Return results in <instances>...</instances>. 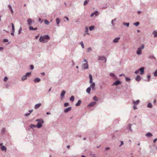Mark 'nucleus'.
<instances>
[{
    "label": "nucleus",
    "mask_w": 157,
    "mask_h": 157,
    "mask_svg": "<svg viewBox=\"0 0 157 157\" xmlns=\"http://www.w3.org/2000/svg\"><path fill=\"white\" fill-rule=\"evenodd\" d=\"M93 99L95 101H97L98 100V98L96 96H94V97Z\"/></svg>",
    "instance_id": "obj_44"
},
{
    "label": "nucleus",
    "mask_w": 157,
    "mask_h": 157,
    "mask_svg": "<svg viewBox=\"0 0 157 157\" xmlns=\"http://www.w3.org/2000/svg\"><path fill=\"white\" fill-rule=\"evenodd\" d=\"M121 82L119 80H117L115 81L113 83L112 85V86L114 85L117 86L118 85L121 84Z\"/></svg>",
    "instance_id": "obj_6"
},
{
    "label": "nucleus",
    "mask_w": 157,
    "mask_h": 157,
    "mask_svg": "<svg viewBox=\"0 0 157 157\" xmlns=\"http://www.w3.org/2000/svg\"><path fill=\"white\" fill-rule=\"evenodd\" d=\"M92 50V48L90 47H89L87 49V52H89Z\"/></svg>",
    "instance_id": "obj_49"
},
{
    "label": "nucleus",
    "mask_w": 157,
    "mask_h": 157,
    "mask_svg": "<svg viewBox=\"0 0 157 157\" xmlns=\"http://www.w3.org/2000/svg\"><path fill=\"white\" fill-rule=\"evenodd\" d=\"M115 21H116V19H113V20H112V21H111V24L112 25H113V22Z\"/></svg>",
    "instance_id": "obj_56"
},
{
    "label": "nucleus",
    "mask_w": 157,
    "mask_h": 157,
    "mask_svg": "<svg viewBox=\"0 0 157 157\" xmlns=\"http://www.w3.org/2000/svg\"><path fill=\"white\" fill-rule=\"evenodd\" d=\"M132 124H129L128 125L127 128L128 129L130 130L131 132H133V130L131 128Z\"/></svg>",
    "instance_id": "obj_15"
},
{
    "label": "nucleus",
    "mask_w": 157,
    "mask_h": 157,
    "mask_svg": "<svg viewBox=\"0 0 157 157\" xmlns=\"http://www.w3.org/2000/svg\"><path fill=\"white\" fill-rule=\"evenodd\" d=\"M94 15H95V16H97L98 15V11H95L94 12L92 13L91 15L90 16L91 17H93Z\"/></svg>",
    "instance_id": "obj_12"
},
{
    "label": "nucleus",
    "mask_w": 157,
    "mask_h": 157,
    "mask_svg": "<svg viewBox=\"0 0 157 157\" xmlns=\"http://www.w3.org/2000/svg\"><path fill=\"white\" fill-rule=\"evenodd\" d=\"M33 81L35 82H38L40 81V79L39 78H36Z\"/></svg>",
    "instance_id": "obj_16"
},
{
    "label": "nucleus",
    "mask_w": 157,
    "mask_h": 157,
    "mask_svg": "<svg viewBox=\"0 0 157 157\" xmlns=\"http://www.w3.org/2000/svg\"><path fill=\"white\" fill-rule=\"evenodd\" d=\"M44 22L45 24L46 25H48L49 24V22L47 19H45L44 20Z\"/></svg>",
    "instance_id": "obj_33"
},
{
    "label": "nucleus",
    "mask_w": 157,
    "mask_h": 157,
    "mask_svg": "<svg viewBox=\"0 0 157 157\" xmlns=\"http://www.w3.org/2000/svg\"><path fill=\"white\" fill-rule=\"evenodd\" d=\"M1 150L2 151H4L6 152L7 151L6 147L4 146H2L1 147Z\"/></svg>",
    "instance_id": "obj_17"
},
{
    "label": "nucleus",
    "mask_w": 157,
    "mask_h": 157,
    "mask_svg": "<svg viewBox=\"0 0 157 157\" xmlns=\"http://www.w3.org/2000/svg\"><path fill=\"white\" fill-rule=\"evenodd\" d=\"M139 71H140V74L141 75L144 74V67H141L139 69Z\"/></svg>",
    "instance_id": "obj_8"
},
{
    "label": "nucleus",
    "mask_w": 157,
    "mask_h": 157,
    "mask_svg": "<svg viewBox=\"0 0 157 157\" xmlns=\"http://www.w3.org/2000/svg\"><path fill=\"white\" fill-rule=\"evenodd\" d=\"M135 79L137 81H140L141 79L140 76L139 75H137L136 77V78Z\"/></svg>",
    "instance_id": "obj_26"
},
{
    "label": "nucleus",
    "mask_w": 157,
    "mask_h": 157,
    "mask_svg": "<svg viewBox=\"0 0 157 157\" xmlns=\"http://www.w3.org/2000/svg\"><path fill=\"white\" fill-rule=\"evenodd\" d=\"M147 107L149 108H152V105L151 103L150 102H148L147 105Z\"/></svg>",
    "instance_id": "obj_29"
},
{
    "label": "nucleus",
    "mask_w": 157,
    "mask_h": 157,
    "mask_svg": "<svg viewBox=\"0 0 157 157\" xmlns=\"http://www.w3.org/2000/svg\"><path fill=\"white\" fill-rule=\"evenodd\" d=\"M133 108L134 110H135L137 109V107L136 105H134L133 106Z\"/></svg>",
    "instance_id": "obj_58"
},
{
    "label": "nucleus",
    "mask_w": 157,
    "mask_h": 157,
    "mask_svg": "<svg viewBox=\"0 0 157 157\" xmlns=\"http://www.w3.org/2000/svg\"><path fill=\"white\" fill-rule=\"evenodd\" d=\"M8 79V78L6 76L5 77L4 79V81L5 82H6Z\"/></svg>",
    "instance_id": "obj_46"
},
{
    "label": "nucleus",
    "mask_w": 157,
    "mask_h": 157,
    "mask_svg": "<svg viewBox=\"0 0 157 157\" xmlns=\"http://www.w3.org/2000/svg\"><path fill=\"white\" fill-rule=\"evenodd\" d=\"M145 136L147 137H149L152 136V135L151 133L150 132H148L146 134Z\"/></svg>",
    "instance_id": "obj_25"
},
{
    "label": "nucleus",
    "mask_w": 157,
    "mask_h": 157,
    "mask_svg": "<svg viewBox=\"0 0 157 157\" xmlns=\"http://www.w3.org/2000/svg\"><path fill=\"white\" fill-rule=\"evenodd\" d=\"M83 61L85 62V63H83L82 65V68L83 70L87 69H88V64L87 61L86 59H84Z\"/></svg>",
    "instance_id": "obj_2"
},
{
    "label": "nucleus",
    "mask_w": 157,
    "mask_h": 157,
    "mask_svg": "<svg viewBox=\"0 0 157 157\" xmlns=\"http://www.w3.org/2000/svg\"><path fill=\"white\" fill-rule=\"evenodd\" d=\"M139 72V69L137 70H136L134 72V73L136 74H138Z\"/></svg>",
    "instance_id": "obj_52"
},
{
    "label": "nucleus",
    "mask_w": 157,
    "mask_h": 157,
    "mask_svg": "<svg viewBox=\"0 0 157 157\" xmlns=\"http://www.w3.org/2000/svg\"><path fill=\"white\" fill-rule=\"evenodd\" d=\"M105 58V57L103 56H98V60H103Z\"/></svg>",
    "instance_id": "obj_21"
},
{
    "label": "nucleus",
    "mask_w": 157,
    "mask_h": 157,
    "mask_svg": "<svg viewBox=\"0 0 157 157\" xmlns=\"http://www.w3.org/2000/svg\"><path fill=\"white\" fill-rule=\"evenodd\" d=\"M21 31H22V28H21V27L19 29L18 32V33L19 34H20V33L21 32Z\"/></svg>",
    "instance_id": "obj_42"
},
{
    "label": "nucleus",
    "mask_w": 157,
    "mask_h": 157,
    "mask_svg": "<svg viewBox=\"0 0 157 157\" xmlns=\"http://www.w3.org/2000/svg\"><path fill=\"white\" fill-rule=\"evenodd\" d=\"M6 131V129L4 128H3L2 130V132L4 133Z\"/></svg>",
    "instance_id": "obj_53"
},
{
    "label": "nucleus",
    "mask_w": 157,
    "mask_h": 157,
    "mask_svg": "<svg viewBox=\"0 0 157 157\" xmlns=\"http://www.w3.org/2000/svg\"><path fill=\"white\" fill-rule=\"evenodd\" d=\"M66 93V91L64 90H63L60 94V98H62Z\"/></svg>",
    "instance_id": "obj_13"
},
{
    "label": "nucleus",
    "mask_w": 157,
    "mask_h": 157,
    "mask_svg": "<svg viewBox=\"0 0 157 157\" xmlns=\"http://www.w3.org/2000/svg\"><path fill=\"white\" fill-rule=\"evenodd\" d=\"M123 25L124 26H126L127 27H128L129 26V23L123 22Z\"/></svg>",
    "instance_id": "obj_36"
},
{
    "label": "nucleus",
    "mask_w": 157,
    "mask_h": 157,
    "mask_svg": "<svg viewBox=\"0 0 157 157\" xmlns=\"http://www.w3.org/2000/svg\"><path fill=\"white\" fill-rule=\"evenodd\" d=\"M120 39V37H119L115 38L113 40V42L114 43H118V42L119 40Z\"/></svg>",
    "instance_id": "obj_19"
},
{
    "label": "nucleus",
    "mask_w": 157,
    "mask_h": 157,
    "mask_svg": "<svg viewBox=\"0 0 157 157\" xmlns=\"http://www.w3.org/2000/svg\"><path fill=\"white\" fill-rule=\"evenodd\" d=\"M11 25L12 27V31L11 33V35L13 36H14V33L15 32V28L14 27V25L13 23H11Z\"/></svg>",
    "instance_id": "obj_7"
},
{
    "label": "nucleus",
    "mask_w": 157,
    "mask_h": 157,
    "mask_svg": "<svg viewBox=\"0 0 157 157\" xmlns=\"http://www.w3.org/2000/svg\"><path fill=\"white\" fill-rule=\"evenodd\" d=\"M71 109V107H69L64 109V111L65 113H67L70 111Z\"/></svg>",
    "instance_id": "obj_10"
},
{
    "label": "nucleus",
    "mask_w": 157,
    "mask_h": 157,
    "mask_svg": "<svg viewBox=\"0 0 157 157\" xmlns=\"http://www.w3.org/2000/svg\"><path fill=\"white\" fill-rule=\"evenodd\" d=\"M44 122V120L42 119H41L40 121L38 122L36 125V127L40 128L42 126V124Z\"/></svg>",
    "instance_id": "obj_5"
},
{
    "label": "nucleus",
    "mask_w": 157,
    "mask_h": 157,
    "mask_svg": "<svg viewBox=\"0 0 157 157\" xmlns=\"http://www.w3.org/2000/svg\"><path fill=\"white\" fill-rule=\"evenodd\" d=\"M41 120V119H37L36 120V121L40 122V121Z\"/></svg>",
    "instance_id": "obj_63"
},
{
    "label": "nucleus",
    "mask_w": 157,
    "mask_h": 157,
    "mask_svg": "<svg viewBox=\"0 0 157 157\" xmlns=\"http://www.w3.org/2000/svg\"><path fill=\"white\" fill-rule=\"evenodd\" d=\"M153 34H154V37H157V32L155 31H154L153 32Z\"/></svg>",
    "instance_id": "obj_35"
},
{
    "label": "nucleus",
    "mask_w": 157,
    "mask_h": 157,
    "mask_svg": "<svg viewBox=\"0 0 157 157\" xmlns=\"http://www.w3.org/2000/svg\"><path fill=\"white\" fill-rule=\"evenodd\" d=\"M88 2L87 0H85L84 2V5L85 6L86 5V4L88 3Z\"/></svg>",
    "instance_id": "obj_43"
},
{
    "label": "nucleus",
    "mask_w": 157,
    "mask_h": 157,
    "mask_svg": "<svg viewBox=\"0 0 157 157\" xmlns=\"http://www.w3.org/2000/svg\"><path fill=\"white\" fill-rule=\"evenodd\" d=\"M80 44L81 45V47H82V48L83 49L84 48V44L83 43V42L82 41L81 42H80Z\"/></svg>",
    "instance_id": "obj_38"
},
{
    "label": "nucleus",
    "mask_w": 157,
    "mask_h": 157,
    "mask_svg": "<svg viewBox=\"0 0 157 157\" xmlns=\"http://www.w3.org/2000/svg\"><path fill=\"white\" fill-rule=\"evenodd\" d=\"M30 114V113H27L25 114V116H29Z\"/></svg>",
    "instance_id": "obj_55"
},
{
    "label": "nucleus",
    "mask_w": 157,
    "mask_h": 157,
    "mask_svg": "<svg viewBox=\"0 0 157 157\" xmlns=\"http://www.w3.org/2000/svg\"><path fill=\"white\" fill-rule=\"evenodd\" d=\"M140 102V101L139 100H136V101H132V102L133 103H134V104H137L138 103H139Z\"/></svg>",
    "instance_id": "obj_28"
},
{
    "label": "nucleus",
    "mask_w": 157,
    "mask_h": 157,
    "mask_svg": "<svg viewBox=\"0 0 157 157\" xmlns=\"http://www.w3.org/2000/svg\"><path fill=\"white\" fill-rule=\"evenodd\" d=\"M75 99V97L74 96H72L70 98V100L72 101H74Z\"/></svg>",
    "instance_id": "obj_34"
},
{
    "label": "nucleus",
    "mask_w": 157,
    "mask_h": 157,
    "mask_svg": "<svg viewBox=\"0 0 157 157\" xmlns=\"http://www.w3.org/2000/svg\"><path fill=\"white\" fill-rule=\"evenodd\" d=\"M8 40L7 39H4L3 40V42H8Z\"/></svg>",
    "instance_id": "obj_51"
},
{
    "label": "nucleus",
    "mask_w": 157,
    "mask_h": 157,
    "mask_svg": "<svg viewBox=\"0 0 157 157\" xmlns=\"http://www.w3.org/2000/svg\"><path fill=\"white\" fill-rule=\"evenodd\" d=\"M109 75L110 76H111V77H113L114 79H116V76L113 73H110L109 74Z\"/></svg>",
    "instance_id": "obj_23"
},
{
    "label": "nucleus",
    "mask_w": 157,
    "mask_h": 157,
    "mask_svg": "<svg viewBox=\"0 0 157 157\" xmlns=\"http://www.w3.org/2000/svg\"><path fill=\"white\" fill-rule=\"evenodd\" d=\"M69 105V104L67 102H66L64 103V106L65 107H67Z\"/></svg>",
    "instance_id": "obj_40"
},
{
    "label": "nucleus",
    "mask_w": 157,
    "mask_h": 157,
    "mask_svg": "<svg viewBox=\"0 0 157 157\" xmlns=\"http://www.w3.org/2000/svg\"><path fill=\"white\" fill-rule=\"evenodd\" d=\"M27 22H28V25H31V24L32 22V20L31 19L28 18L27 20Z\"/></svg>",
    "instance_id": "obj_24"
},
{
    "label": "nucleus",
    "mask_w": 157,
    "mask_h": 157,
    "mask_svg": "<svg viewBox=\"0 0 157 157\" xmlns=\"http://www.w3.org/2000/svg\"><path fill=\"white\" fill-rule=\"evenodd\" d=\"M8 7L9 8V10H10V11L11 12V13L12 14H13V9H12V7L11 6V5H8Z\"/></svg>",
    "instance_id": "obj_22"
},
{
    "label": "nucleus",
    "mask_w": 157,
    "mask_h": 157,
    "mask_svg": "<svg viewBox=\"0 0 157 157\" xmlns=\"http://www.w3.org/2000/svg\"><path fill=\"white\" fill-rule=\"evenodd\" d=\"M89 76L90 78L89 82L90 83H92L90 86H91L92 90H94L95 89V83L94 82H93V78L92 75L91 74H90Z\"/></svg>",
    "instance_id": "obj_1"
},
{
    "label": "nucleus",
    "mask_w": 157,
    "mask_h": 157,
    "mask_svg": "<svg viewBox=\"0 0 157 157\" xmlns=\"http://www.w3.org/2000/svg\"><path fill=\"white\" fill-rule=\"evenodd\" d=\"M147 78H148V79H147V81L148 82H149V81L150 80V78H151V76L150 75H147Z\"/></svg>",
    "instance_id": "obj_47"
},
{
    "label": "nucleus",
    "mask_w": 157,
    "mask_h": 157,
    "mask_svg": "<svg viewBox=\"0 0 157 157\" xmlns=\"http://www.w3.org/2000/svg\"><path fill=\"white\" fill-rule=\"evenodd\" d=\"M39 41L40 42H42V43H46L47 42V41H45L43 37H42V36H41L40 38H39Z\"/></svg>",
    "instance_id": "obj_9"
},
{
    "label": "nucleus",
    "mask_w": 157,
    "mask_h": 157,
    "mask_svg": "<svg viewBox=\"0 0 157 157\" xmlns=\"http://www.w3.org/2000/svg\"><path fill=\"white\" fill-rule=\"evenodd\" d=\"M82 103V101L81 100H79L78 101L77 103H76L75 104V105L76 106H79L81 105V104Z\"/></svg>",
    "instance_id": "obj_18"
},
{
    "label": "nucleus",
    "mask_w": 157,
    "mask_h": 157,
    "mask_svg": "<svg viewBox=\"0 0 157 157\" xmlns=\"http://www.w3.org/2000/svg\"><path fill=\"white\" fill-rule=\"evenodd\" d=\"M157 140V138H156V139H155L154 140H153V142L154 143H155L156 142V140Z\"/></svg>",
    "instance_id": "obj_62"
},
{
    "label": "nucleus",
    "mask_w": 157,
    "mask_h": 157,
    "mask_svg": "<svg viewBox=\"0 0 157 157\" xmlns=\"http://www.w3.org/2000/svg\"><path fill=\"white\" fill-rule=\"evenodd\" d=\"M126 80L127 82H129L130 80V79L128 77H125Z\"/></svg>",
    "instance_id": "obj_45"
},
{
    "label": "nucleus",
    "mask_w": 157,
    "mask_h": 157,
    "mask_svg": "<svg viewBox=\"0 0 157 157\" xmlns=\"http://www.w3.org/2000/svg\"><path fill=\"white\" fill-rule=\"evenodd\" d=\"M154 75L155 77H157V69L155 71L154 73Z\"/></svg>",
    "instance_id": "obj_41"
},
{
    "label": "nucleus",
    "mask_w": 157,
    "mask_h": 157,
    "mask_svg": "<svg viewBox=\"0 0 157 157\" xmlns=\"http://www.w3.org/2000/svg\"><path fill=\"white\" fill-rule=\"evenodd\" d=\"M33 111V109L29 110V113H30V114Z\"/></svg>",
    "instance_id": "obj_60"
},
{
    "label": "nucleus",
    "mask_w": 157,
    "mask_h": 157,
    "mask_svg": "<svg viewBox=\"0 0 157 157\" xmlns=\"http://www.w3.org/2000/svg\"><path fill=\"white\" fill-rule=\"evenodd\" d=\"M38 21L40 22L41 23H42V19L40 18H39Z\"/></svg>",
    "instance_id": "obj_57"
},
{
    "label": "nucleus",
    "mask_w": 157,
    "mask_h": 157,
    "mask_svg": "<svg viewBox=\"0 0 157 157\" xmlns=\"http://www.w3.org/2000/svg\"><path fill=\"white\" fill-rule=\"evenodd\" d=\"M41 105V104L40 103L36 104L35 105L34 108L35 109H38L40 107Z\"/></svg>",
    "instance_id": "obj_14"
},
{
    "label": "nucleus",
    "mask_w": 157,
    "mask_h": 157,
    "mask_svg": "<svg viewBox=\"0 0 157 157\" xmlns=\"http://www.w3.org/2000/svg\"><path fill=\"white\" fill-rule=\"evenodd\" d=\"M31 72H27L26 73L25 75L23 76L21 78V80L22 81H24L27 79V77H29L31 75Z\"/></svg>",
    "instance_id": "obj_4"
},
{
    "label": "nucleus",
    "mask_w": 157,
    "mask_h": 157,
    "mask_svg": "<svg viewBox=\"0 0 157 157\" xmlns=\"http://www.w3.org/2000/svg\"><path fill=\"white\" fill-rule=\"evenodd\" d=\"M56 24L57 25H58L60 23V20L59 18H57L56 19Z\"/></svg>",
    "instance_id": "obj_32"
},
{
    "label": "nucleus",
    "mask_w": 157,
    "mask_h": 157,
    "mask_svg": "<svg viewBox=\"0 0 157 157\" xmlns=\"http://www.w3.org/2000/svg\"><path fill=\"white\" fill-rule=\"evenodd\" d=\"M30 127L32 129H33L34 128L36 127V125L33 124H31L29 125Z\"/></svg>",
    "instance_id": "obj_30"
},
{
    "label": "nucleus",
    "mask_w": 157,
    "mask_h": 157,
    "mask_svg": "<svg viewBox=\"0 0 157 157\" xmlns=\"http://www.w3.org/2000/svg\"><path fill=\"white\" fill-rule=\"evenodd\" d=\"M91 90V86L88 87L86 90V92L87 93L89 94L90 93Z\"/></svg>",
    "instance_id": "obj_27"
},
{
    "label": "nucleus",
    "mask_w": 157,
    "mask_h": 157,
    "mask_svg": "<svg viewBox=\"0 0 157 157\" xmlns=\"http://www.w3.org/2000/svg\"><path fill=\"white\" fill-rule=\"evenodd\" d=\"M121 144L119 146L120 147H121L122 145L124 144V142L123 141H121Z\"/></svg>",
    "instance_id": "obj_54"
},
{
    "label": "nucleus",
    "mask_w": 157,
    "mask_h": 157,
    "mask_svg": "<svg viewBox=\"0 0 157 157\" xmlns=\"http://www.w3.org/2000/svg\"><path fill=\"white\" fill-rule=\"evenodd\" d=\"M30 69L31 70H33V69H34V67L33 66V65H30Z\"/></svg>",
    "instance_id": "obj_50"
},
{
    "label": "nucleus",
    "mask_w": 157,
    "mask_h": 157,
    "mask_svg": "<svg viewBox=\"0 0 157 157\" xmlns=\"http://www.w3.org/2000/svg\"><path fill=\"white\" fill-rule=\"evenodd\" d=\"M85 32L88 35H90L89 33H88V27L87 26L85 27Z\"/></svg>",
    "instance_id": "obj_31"
},
{
    "label": "nucleus",
    "mask_w": 157,
    "mask_h": 157,
    "mask_svg": "<svg viewBox=\"0 0 157 157\" xmlns=\"http://www.w3.org/2000/svg\"><path fill=\"white\" fill-rule=\"evenodd\" d=\"M96 102L95 101H93L90 103L88 105V107H90V106H93L96 105Z\"/></svg>",
    "instance_id": "obj_11"
},
{
    "label": "nucleus",
    "mask_w": 157,
    "mask_h": 157,
    "mask_svg": "<svg viewBox=\"0 0 157 157\" xmlns=\"http://www.w3.org/2000/svg\"><path fill=\"white\" fill-rule=\"evenodd\" d=\"M3 49V48L2 47H0V50H2Z\"/></svg>",
    "instance_id": "obj_64"
},
{
    "label": "nucleus",
    "mask_w": 157,
    "mask_h": 157,
    "mask_svg": "<svg viewBox=\"0 0 157 157\" xmlns=\"http://www.w3.org/2000/svg\"><path fill=\"white\" fill-rule=\"evenodd\" d=\"M144 44H142L141 47H139L138 48L136 51V54L139 55H141L142 54V50L144 48Z\"/></svg>",
    "instance_id": "obj_3"
},
{
    "label": "nucleus",
    "mask_w": 157,
    "mask_h": 157,
    "mask_svg": "<svg viewBox=\"0 0 157 157\" xmlns=\"http://www.w3.org/2000/svg\"><path fill=\"white\" fill-rule=\"evenodd\" d=\"M43 38L44 39H46V40H49L50 39V38L48 35H44L43 36Z\"/></svg>",
    "instance_id": "obj_20"
},
{
    "label": "nucleus",
    "mask_w": 157,
    "mask_h": 157,
    "mask_svg": "<svg viewBox=\"0 0 157 157\" xmlns=\"http://www.w3.org/2000/svg\"><path fill=\"white\" fill-rule=\"evenodd\" d=\"M29 29L30 30H34V28H33V27L31 26H30L29 27Z\"/></svg>",
    "instance_id": "obj_48"
},
{
    "label": "nucleus",
    "mask_w": 157,
    "mask_h": 157,
    "mask_svg": "<svg viewBox=\"0 0 157 157\" xmlns=\"http://www.w3.org/2000/svg\"><path fill=\"white\" fill-rule=\"evenodd\" d=\"M94 28V26H91L89 27V30L90 31H92L93 29Z\"/></svg>",
    "instance_id": "obj_39"
},
{
    "label": "nucleus",
    "mask_w": 157,
    "mask_h": 157,
    "mask_svg": "<svg viewBox=\"0 0 157 157\" xmlns=\"http://www.w3.org/2000/svg\"><path fill=\"white\" fill-rule=\"evenodd\" d=\"M149 58L150 59H155V57L153 56H150L149 57Z\"/></svg>",
    "instance_id": "obj_59"
},
{
    "label": "nucleus",
    "mask_w": 157,
    "mask_h": 157,
    "mask_svg": "<svg viewBox=\"0 0 157 157\" xmlns=\"http://www.w3.org/2000/svg\"><path fill=\"white\" fill-rule=\"evenodd\" d=\"M140 24V23L139 22H136L133 23V25L136 26H138Z\"/></svg>",
    "instance_id": "obj_37"
},
{
    "label": "nucleus",
    "mask_w": 157,
    "mask_h": 157,
    "mask_svg": "<svg viewBox=\"0 0 157 157\" xmlns=\"http://www.w3.org/2000/svg\"><path fill=\"white\" fill-rule=\"evenodd\" d=\"M105 149V150H108L109 149V147H106Z\"/></svg>",
    "instance_id": "obj_61"
}]
</instances>
